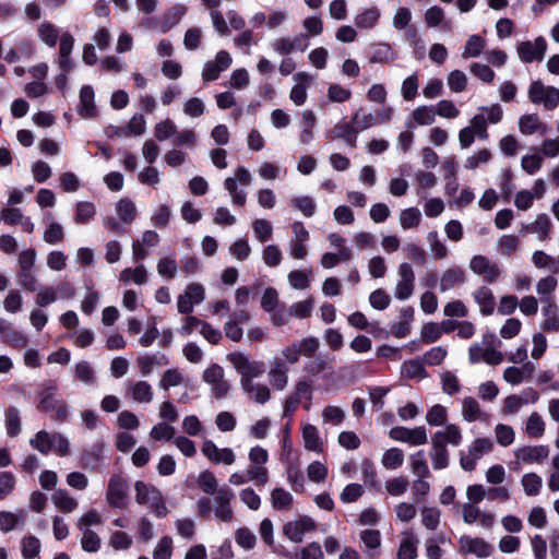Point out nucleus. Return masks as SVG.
I'll use <instances>...</instances> for the list:
<instances>
[{
  "instance_id": "30",
  "label": "nucleus",
  "mask_w": 559,
  "mask_h": 559,
  "mask_svg": "<svg viewBox=\"0 0 559 559\" xmlns=\"http://www.w3.org/2000/svg\"><path fill=\"white\" fill-rule=\"evenodd\" d=\"M543 321L540 329L545 332H559V308L555 302H548L542 308Z\"/></svg>"
},
{
  "instance_id": "45",
  "label": "nucleus",
  "mask_w": 559,
  "mask_h": 559,
  "mask_svg": "<svg viewBox=\"0 0 559 559\" xmlns=\"http://www.w3.org/2000/svg\"><path fill=\"white\" fill-rule=\"evenodd\" d=\"M359 538L365 548L368 549L369 556L374 557L381 546V534L378 530H364L359 534Z\"/></svg>"
},
{
  "instance_id": "14",
  "label": "nucleus",
  "mask_w": 559,
  "mask_h": 559,
  "mask_svg": "<svg viewBox=\"0 0 559 559\" xmlns=\"http://www.w3.org/2000/svg\"><path fill=\"white\" fill-rule=\"evenodd\" d=\"M538 399V392L532 388L523 390L520 394L508 395L503 400L502 413L506 415H514L519 413L523 406L536 403Z\"/></svg>"
},
{
  "instance_id": "25",
  "label": "nucleus",
  "mask_w": 559,
  "mask_h": 559,
  "mask_svg": "<svg viewBox=\"0 0 559 559\" xmlns=\"http://www.w3.org/2000/svg\"><path fill=\"white\" fill-rule=\"evenodd\" d=\"M127 392L136 403L148 404L154 400L153 388L147 381L144 380L131 382L128 385Z\"/></svg>"
},
{
  "instance_id": "17",
  "label": "nucleus",
  "mask_w": 559,
  "mask_h": 559,
  "mask_svg": "<svg viewBox=\"0 0 559 559\" xmlns=\"http://www.w3.org/2000/svg\"><path fill=\"white\" fill-rule=\"evenodd\" d=\"M459 545L463 555H474L478 558H487L493 552L492 546L480 537L463 535L459 539Z\"/></svg>"
},
{
  "instance_id": "34",
  "label": "nucleus",
  "mask_w": 559,
  "mask_h": 559,
  "mask_svg": "<svg viewBox=\"0 0 559 559\" xmlns=\"http://www.w3.org/2000/svg\"><path fill=\"white\" fill-rule=\"evenodd\" d=\"M465 282V273L460 267L447 269L440 278V290H450Z\"/></svg>"
},
{
  "instance_id": "26",
  "label": "nucleus",
  "mask_w": 559,
  "mask_h": 559,
  "mask_svg": "<svg viewBox=\"0 0 559 559\" xmlns=\"http://www.w3.org/2000/svg\"><path fill=\"white\" fill-rule=\"evenodd\" d=\"M473 298L479 307L483 316H490L496 308V299L492 290L486 286L478 287L473 292Z\"/></svg>"
},
{
  "instance_id": "29",
  "label": "nucleus",
  "mask_w": 559,
  "mask_h": 559,
  "mask_svg": "<svg viewBox=\"0 0 559 559\" xmlns=\"http://www.w3.org/2000/svg\"><path fill=\"white\" fill-rule=\"evenodd\" d=\"M26 520V512L0 511V531L4 534L23 526Z\"/></svg>"
},
{
  "instance_id": "15",
  "label": "nucleus",
  "mask_w": 559,
  "mask_h": 559,
  "mask_svg": "<svg viewBox=\"0 0 559 559\" xmlns=\"http://www.w3.org/2000/svg\"><path fill=\"white\" fill-rule=\"evenodd\" d=\"M316 521L307 515L289 521L283 526V534L293 543H301L306 533L314 531Z\"/></svg>"
},
{
  "instance_id": "11",
  "label": "nucleus",
  "mask_w": 559,
  "mask_h": 559,
  "mask_svg": "<svg viewBox=\"0 0 559 559\" xmlns=\"http://www.w3.org/2000/svg\"><path fill=\"white\" fill-rule=\"evenodd\" d=\"M128 484L120 475H112L106 492L107 503L116 509H124L128 504Z\"/></svg>"
},
{
  "instance_id": "4",
  "label": "nucleus",
  "mask_w": 559,
  "mask_h": 559,
  "mask_svg": "<svg viewBox=\"0 0 559 559\" xmlns=\"http://www.w3.org/2000/svg\"><path fill=\"white\" fill-rule=\"evenodd\" d=\"M227 359L233 367L240 373V384L246 385L247 382H254V378H259L263 372V366L259 361L250 360L243 353L235 352L227 355Z\"/></svg>"
},
{
  "instance_id": "64",
  "label": "nucleus",
  "mask_w": 559,
  "mask_h": 559,
  "mask_svg": "<svg viewBox=\"0 0 559 559\" xmlns=\"http://www.w3.org/2000/svg\"><path fill=\"white\" fill-rule=\"evenodd\" d=\"M447 538L443 534L430 537L425 543V551L428 559H441L443 550L440 544L445 543Z\"/></svg>"
},
{
  "instance_id": "58",
  "label": "nucleus",
  "mask_w": 559,
  "mask_h": 559,
  "mask_svg": "<svg viewBox=\"0 0 559 559\" xmlns=\"http://www.w3.org/2000/svg\"><path fill=\"white\" fill-rule=\"evenodd\" d=\"M396 521L401 523H409L417 515V508L412 502L402 501L394 507Z\"/></svg>"
},
{
  "instance_id": "52",
  "label": "nucleus",
  "mask_w": 559,
  "mask_h": 559,
  "mask_svg": "<svg viewBox=\"0 0 559 559\" xmlns=\"http://www.w3.org/2000/svg\"><path fill=\"white\" fill-rule=\"evenodd\" d=\"M43 239L49 245L61 243L64 239L63 226L58 222L50 221L44 230Z\"/></svg>"
},
{
  "instance_id": "35",
  "label": "nucleus",
  "mask_w": 559,
  "mask_h": 559,
  "mask_svg": "<svg viewBox=\"0 0 559 559\" xmlns=\"http://www.w3.org/2000/svg\"><path fill=\"white\" fill-rule=\"evenodd\" d=\"M302 439L305 448L308 451L316 453H321L323 451V442L316 426L311 424L305 425L302 427Z\"/></svg>"
},
{
  "instance_id": "20",
  "label": "nucleus",
  "mask_w": 559,
  "mask_h": 559,
  "mask_svg": "<svg viewBox=\"0 0 559 559\" xmlns=\"http://www.w3.org/2000/svg\"><path fill=\"white\" fill-rule=\"evenodd\" d=\"M468 357L472 364L486 362L491 366L503 361V354L493 347H485L478 343L473 344L468 349Z\"/></svg>"
},
{
  "instance_id": "18",
  "label": "nucleus",
  "mask_w": 559,
  "mask_h": 559,
  "mask_svg": "<svg viewBox=\"0 0 559 559\" xmlns=\"http://www.w3.org/2000/svg\"><path fill=\"white\" fill-rule=\"evenodd\" d=\"M233 62L231 56L226 50H221L216 53L214 60H209L204 63L202 70V79L204 82H211L218 79L221 72L227 70Z\"/></svg>"
},
{
  "instance_id": "32",
  "label": "nucleus",
  "mask_w": 559,
  "mask_h": 559,
  "mask_svg": "<svg viewBox=\"0 0 559 559\" xmlns=\"http://www.w3.org/2000/svg\"><path fill=\"white\" fill-rule=\"evenodd\" d=\"M119 281L126 284L145 285L148 281L147 270L141 263L135 267H126L120 272Z\"/></svg>"
},
{
  "instance_id": "48",
  "label": "nucleus",
  "mask_w": 559,
  "mask_h": 559,
  "mask_svg": "<svg viewBox=\"0 0 559 559\" xmlns=\"http://www.w3.org/2000/svg\"><path fill=\"white\" fill-rule=\"evenodd\" d=\"M294 498L292 493L284 488L277 487L271 491V503L276 510H288L292 508Z\"/></svg>"
},
{
  "instance_id": "44",
  "label": "nucleus",
  "mask_w": 559,
  "mask_h": 559,
  "mask_svg": "<svg viewBox=\"0 0 559 559\" xmlns=\"http://www.w3.org/2000/svg\"><path fill=\"white\" fill-rule=\"evenodd\" d=\"M423 526L428 531H436L441 522V511L437 507H423L420 509Z\"/></svg>"
},
{
  "instance_id": "47",
  "label": "nucleus",
  "mask_w": 559,
  "mask_h": 559,
  "mask_svg": "<svg viewBox=\"0 0 559 559\" xmlns=\"http://www.w3.org/2000/svg\"><path fill=\"white\" fill-rule=\"evenodd\" d=\"M186 13H187V7H185L183 4H176L173 8H170L168 11H166L163 16V22H162L163 32L169 31L177 23H179L181 21V19L186 15Z\"/></svg>"
},
{
  "instance_id": "54",
  "label": "nucleus",
  "mask_w": 559,
  "mask_h": 559,
  "mask_svg": "<svg viewBox=\"0 0 559 559\" xmlns=\"http://www.w3.org/2000/svg\"><path fill=\"white\" fill-rule=\"evenodd\" d=\"M197 483L199 487L202 489V491L206 495H216L218 488V483L215 477V475L209 471H202L197 479Z\"/></svg>"
},
{
  "instance_id": "13",
  "label": "nucleus",
  "mask_w": 559,
  "mask_h": 559,
  "mask_svg": "<svg viewBox=\"0 0 559 559\" xmlns=\"http://www.w3.org/2000/svg\"><path fill=\"white\" fill-rule=\"evenodd\" d=\"M205 299V289L199 283L187 285L183 294L178 296L177 310L179 313L189 314L193 311L195 305L201 304Z\"/></svg>"
},
{
  "instance_id": "28",
  "label": "nucleus",
  "mask_w": 559,
  "mask_h": 559,
  "mask_svg": "<svg viewBox=\"0 0 559 559\" xmlns=\"http://www.w3.org/2000/svg\"><path fill=\"white\" fill-rule=\"evenodd\" d=\"M519 129L521 133L525 135H532L535 133L545 135L548 132L547 126L540 121L536 114L523 115L519 119Z\"/></svg>"
},
{
  "instance_id": "53",
  "label": "nucleus",
  "mask_w": 559,
  "mask_h": 559,
  "mask_svg": "<svg viewBox=\"0 0 559 559\" xmlns=\"http://www.w3.org/2000/svg\"><path fill=\"white\" fill-rule=\"evenodd\" d=\"M401 372L407 379H423L426 377L424 361L419 359L405 361L401 367Z\"/></svg>"
},
{
  "instance_id": "2",
  "label": "nucleus",
  "mask_w": 559,
  "mask_h": 559,
  "mask_svg": "<svg viewBox=\"0 0 559 559\" xmlns=\"http://www.w3.org/2000/svg\"><path fill=\"white\" fill-rule=\"evenodd\" d=\"M550 449L546 444L522 445L513 451L514 460L511 462L513 471H520L523 465L543 464L549 456Z\"/></svg>"
},
{
  "instance_id": "56",
  "label": "nucleus",
  "mask_w": 559,
  "mask_h": 559,
  "mask_svg": "<svg viewBox=\"0 0 559 559\" xmlns=\"http://www.w3.org/2000/svg\"><path fill=\"white\" fill-rule=\"evenodd\" d=\"M462 416L468 423L476 421L481 417L479 403L474 397H465L463 400Z\"/></svg>"
},
{
  "instance_id": "49",
  "label": "nucleus",
  "mask_w": 559,
  "mask_h": 559,
  "mask_svg": "<svg viewBox=\"0 0 559 559\" xmlns=\"http://www.w3.org/2000/svg\"><path fill=\"white\" fill-rule=\"evenodd\" d=\"M411 468L415 476L419 478L430 477V471L427 464V460L423 450L417 451L409 457Z\"/></svg>"
},
{
  "instance_id": "21",
  "label": "nucleus",
  "mask_w": 559,
  "mask_h": 559,
  "mask_svg": "<svg viewBox=\"0 0 559 559\" xmlns=\"http://www.w3.org/2000/svg\"><path fill=\"white\" fill-rule=\"evenodd\" d=\"M39 408L46 412H53L52 419L64 421L69 416V406L63 400H58L55 395L45 391L41 393Z\"/></svg>"
},
{
  "instance_id": "62",
  "label": "nucleus",
  "mask_w": 559,
  "mask_h": 559,
  "mask_svg": "<svg viewBox=\"0 0 559 559\" xmlns=\"http://www.w3.org/2000/svg\"><path fill=\"white\" fill-rule=\"evenodd\" d=\"M427 241L429 243L430 251L436 260L447 258L448 248L445 243L439 238V234L436 230L429 231L427 235Z\"/></svg>"
},
{
  "instance_id": "59",
  "label": "nucleus",
  "mask_w": 559,
  "mask_h": 559,
  "mask_svg": "<svg viewBox=\"0 0 559 559\" xmlns=\"http://www.w3.org/2000/svg\"><path fill=\"white\" fill-rule=\"evenodd\" d=\"M177 129L178 128L176 123L171 119L166 118L155 124L154 135L156 140L163 142L171 136H175V133H177Z\"/></svg>"
},
{
  "instance_id": "16",
  "label": "nucleus",
  "mask_w": 559,
  "mask_h": 559,
  "mask_svg": "<svg viewBox=\"0 0 559 559\" xmlns=\"http://www.w3.org/2000/svg\"><path fill=\"white\" fill-rule=\"evenodd\" d=\"M202 454L214 464L233 465L236 454L230 448H218L212 440L205 439L201 447Z\"/></svg>"
},
{
  "instance_id": "41",
  "label": "nucleus",
  "mask_w": 559,
  "mask_h": 559,
  "mask_svg": "<svg viewBox=\"0 0 559 559\" xmlns=\"http://www.w3.org/2000/svg\"><path fill=\"white\" fill-rule=\"evenodd\" d=\"M146 129V121L141 114L134 115L127 126L121 129L120 131H117L116 134L119 136H139L145 132Z\"/></svg>"
},
{
  "instance_id": "8",
  "label": "nucleus",
  "mask_w": 559,
  "mask_h": 559,
  "mask_svg": "<svg viewBox=\"0 0 559 559\" xmlns=\"http://www.w3.org/2000/svg\"><path fill=\"white\" fill-rule=\"evenodd\" d=\"M399 280L394 287V297L404 301L409 299L415 290V272L408 262H403L397 266Z\"/></svg>"
},
{
  "instance_id": "5",
  "label": "nucleus",
  "mask_w": 559,
  "mask_h": 559,
  "mask_svg": "<svg viewBox=\"0 0 559 559\" xmlns=\"http://www.w3.org/2000/svg\"><path fill=\"white\" fill-rule=\"evenodd\" d=\"M493 449V442L489 438H477L468 447L466 453L462 452L460 456V465L466 472L475 469L477 462Z\"/></svg>"
},
{
  "instance_id": "24",
  "label": "nucleus",
  "mask_w": 559,
  "mask_h": 559,
  "mask_svg": "<svg viewBox=\"0 0 559 559\" xmlns=\"http://www.w3.org/2000/svg\"><path fill=\"white\" fill-rule=\"evenodd\" d=\"M431 442L444 448H447L448 444L457 447L462 442L461 429L454 424H449L442 430H438L433 435Z\"/></svg>"
},
{
  "instance_id": "10",
  "label": "nucleus",
  "mask_w": 559,
  "mask_h": 559,
  "mask_svg": "<svg viewBox=\"0 0 559 559\" xmlns=\"http://www.w3.org/2000/svg\"><path fill=\"white\" fill-rule=\"evenodd\" d=\"M389 437L397 442H404L412 447L424 445L428 441L427 430L424 426L407 428L403 426L393 427Z\"/></svg>"
},
{
  "instance_id": "63",
  "label": "nucleus",
  "mask_w": 559,
  "mask_h": 559,
  "mask_svg": "<svg viewBox=\"0 0 559 559\" xmlns=\"http://www.w3.org/2000/svg\"><path fill=\"white\" fill-rule=\"evenodd\" d=\"M37 33L40 40L49 47H53L59 38V29L49 22L41 23Z\"/></svg>"
},
{
  "instance_id": "38",
  "label": "nucleus",
  "mask_w": 559,
  "mask_h": 559,
  "mask_svg": "<svg viewBox=\"0 0 559 559\" xmlns=\"http://www.w3.org/2000/svg\"><path fill=\"white\" fill-rule=\"evenodd\" d=\"M558 286V280L554 275H547L538 280L536 283V293L540 296L542 301L552 302L551 298Z\"/></svg>"
},
{
  "instance_id": "27",
  "label": "nucleus",
  "mask_w": 559,
  "mask_h": 559,
  "mask_svg": "<svg viewBox=\"0 0 559 559\" xmlns=\"http://www.w3.org/2000/svg\"><path fill=\"white\" fill-rule=\"evenodd\" d=\"M425 23L430 28L441 27L449 32L452 28L451 21L447 20L444 10L438 5L428 8L424 14Z\"/></svg>"
},
{
  "instance_id": "61",
  "label": "nucleus",
  "mask_w": 559,
  "mask_h": 559,
  "mask_svg": "<svg viewBox=\"0 0 559 559\" xmlns=\"http://www.w3.org/2000/svg\"><path fill=\"white\" fill-rule=\"evenodd\" d=\"M185 381V376L177 368L167 369L159 380V388L168 391L173 386H178Z\"/></svg>"
},
{
  "instance_id": "33",
  "label": "nucleus",
  "mask_w": 559,
  "mask_h": 559,
  "mask_svg": "<svg viewBox=\"0 0 559 559\" xmlns=\"http://www.w3.org/2000/svg\"><path fill=\"white\" fill-rule=\"evenodd\" d=\"M241 388L248 397L258 404L263 405L271 400V390L263 383L247 382L246 385Z\"/></svg>"
},
{
  "instance_id": "31",
  "label": "nucleus",
  "mask_w": 559,
  "mask_h": 559,
  "mask_svg": "<svg viewBox=\"0 0 559 559\" xmlns=\"http://www.w3.org/2000/svg\"><path fill=\"white\" fill-rule=\"evenodd\" d=\"M535 370L532 362H526L522 367H508L503 371V379L512 385H518L524 380L530 379Z\"/></svg>"
},
{
  "instance_id": "42",
  "label": "nucleus",
  "mask_w": 559,
  "mask_h": 559,
  "mask_svg": "<svg viewBox=\"0 0 559 559\" xmlns=\"http://www.w3.org/2000/svg\"><path fill=\"white\" fill-rule=\"evenodd\" d=\"M116 212L122 223L131 224L136 216L135 203L129 198L120 199L116 204Z\"/></svg>"
},
{
  "instance_id": "22",
  "label": "nucleus",
  "mask_w": 559,
  "mask_h": 559,
  "mask_svg": "<svg viewBox=\"0 0 559 559\" xmlns=\"http://www.w3.org/2000/svg\"><path fill=\"white\" fill-rule=\"evenodd\" d=\"M418 543L419 540L413 530L403 531L396 551V559H416Z\"/></svg>"
},
{
  "instance_id": "19",
  "label": "nucleus",
  "mask_w": 559,
  "mask_h": 559,
  "mask_svg": "<svg viewBox=\"0 0 559 559\" xmlns=\"http://www.w3.org/2000/svg\"><path fill=\"white\" fill-rule=\"evenodd\" d=\"M462 518L465 524L472 525L478 523L484 528L493 526L495 515L488 511H481L477 504L464 503L462 506Z\"/></svg>"
},
{
  "instance_id": "3",
  "label": "nucleus",
  "mask_w": 559,
  "mask_h": 559,
  "mask_svg": "<svg viewBox=\"0 0 559 559\" xmlns=\"http://www.w3.org/2000/svg\"><path fill=\"white\" fill-rule=\"evenodd\" d=\"M479 111L471 119L469 127L476 133L477 139L485 141L489 136L488 123H498L502 119L503 110L500 105L493 104L488 107H480Z\"/></svg>"
},
{
  "instance_id": "55",
  "label": "nucleus",
  "mask_w": 559,
  "mask_h": 559,
  "mask_svg": "<svg viewBox=\"0 0 559 559\" xmlns=\"http://www.w3.org/2000/svg\"><path fill=\"white\" fill-rule=\"evenodd\" d=\"M373 126H376L373 114L367 112L364 109L358 110L352 118V132L364 131Z\"/></svg>"
},
{
  "instance_id": "12",
  "label": "nucleus",
  "mask_w": 559,
  "mask_h": 559,
  "mask_svg": "<svg viewBox=\"0 0 559 559\" xmlns=\"http://www.w3.org/2000/svg\"><path fill=\"white\" fill-rule=\"evenodd\" d=\"M233 500L234 492L226 486L221 487L214 496L213 512L221 522L230 523L234 520Z\"/></svg>"
},
{
  "instance_id": "36",
  "label": "nucleus",
  "mask_w": 559,
  "mask_h": 559,
  "mask_svg": "<svg viewBox=\"0 0 559 559\" xmlns=\"http://www.w3.org/2000/svg\"><path fill=\"white\" fill-rule=\"evenodd\" d=\"M51 500H52V503L55 504V507L63 513L73 512L79 506V502L76 501V499H74L64 489L56 490L51 496Z\"/></svg>"
},
{
  "instance_id": "37",
  "label": "nucleus",
  "mask_w": 559,
  "mask_h": 559,
  "mask_svg": "<svg viewBox=\"0 0 559 559\" xmlns=\"http://www.w3.org/2000/svg\"><path fill=\"white\" fill-rule=\"evenodd\" d=\"M550 229L551 222L546 214H539L533 223L524 226L526 233L536 234L542 241L549 238Z\"/></svg>"
},
{
  "instance_id": "23",
  "label": "nucleus",
  "mask_w": 559,
  "mask_h": 559,
  "mask_svg": "<svg viewBox=\"0 0 559 559\" xmlns=\"http://www.w3.org/2000/svg\"><path fill=\"white\" fill-rule=\"evenodd\" d=\"M80 103L78 112L85 119H91L97 116L95 106V93L91 85H84L80 91Z\"/></svg>"
},
{
  "instance_id": "1",
  "label": "nucleus",
  "mask_w": 559,
  "mask_h": 559,
  "mask_svg": "<svg viewBox=\"0 0 559 559\" xmlns=\"http://www.w3.org/2000/svg\"><path fill=\"white\" fill-rule=\"evenodd\" d=\"M134 490L136 503L146 506L156 516L164 518L167 515L168 508L162 491L157 487L136 480Z\"/></svg>"
},
{
  "instance_id": "50",
  "label": "nucleus",
  "mask_w": 559,
  "mask_h": 559,
  "mask_svg": "<svg viewBox=\"0 0 559 559\" xmlns=\"http://www.w3.org/2000/svg\"><path fill=\"white\" fill-rule=\"evenodd\" d=\"M50 432L47 430L38 431L31 440L29 444L33 449L37 450L44 455H47L52 451V438Z\"/></svg>"
},
{
  "instance_id": "6",
  "label": "nucleus",
  "mask_w": 559,
  "mask_h": 559,
  "mask_svg": "<svg viewBox=\"0 0 559 559\" xmlns=\"http://www.w3.org/2000/svg\"><path fill=\"white\" fill-rule=\"evenodd\" d=\"M548 45L543 36L534 40H522L516 44V53L524 63L540 62L547 51Z\"/></svg>"
},
{
  "instance_id": "7",
  "label": "nucleus",
  "mask_w": 559,
  "mask_h": 559,
  "mask_svg": "<svg viewBox=\"0 0 559 559\" xmlns=\"http://www.w3.org/2000/svg\"><path fill=\"white\" fill-rule=\"evenodd\" d=\"M528 98L533 104L543 105L552 110L559 105V90L546 86L540 81H534L528 88Z\"/></svg>"
},
{
  "instance_id": "46",
  "label": "nucleus",
  "mask_w": 559,
  "mask_h": 559,
  "mask_svg": "<svg viewBox=\"0 0 559 559\" xmlns=\"http://www.w3.org/2000/svg\"><path fill=\"white\" fill-rule=\"evenodd\" d=\"M485 47H486V40L481 36L476 35V34L471 35L464 45L462 58L463 59L476 58L483 52Z\"/></svg>"
},
{
  "instance_id": "60",
  "label": "nucleus",
  "mask_w": 559,
  "mask_h": 559,
  "mask_svg": "<svg viewBox=\"0 0 559 559\" xmlns=\"http://www.w3.org/2000/svg\"><path fill=\"white\" fill-rule=\"evenodd\" d=\"M251 226L254 233V237L258 241L263 243L272 238L273 227L269 221L264 218H258L252 222Z\"/></svg>"
},
{
  "instance_id": "9",
  "label": "nucleus",
  "mask_w": 559,
  "mask_h": 559,
  "mask_svg": "<svg viewBox=\"0 0 559 559\" xmlns=\"http://www.w3.org/2000/svg\"><path fill=\"white\" fill-rule=\"evenodd\" d=\"M469 269L489 284L497 282L502 273V270L496 262L483 254H476L471 259Z\"/></svg>"
},
{
  "instance_id": "40",
  "label": "nucleus",
  "mask_w": 559,
  "mask_h": 559,
  "mask_svg": "<svg viewBox=\"0 0 559 559\" xmlns=\"http://www.w3.org/2000/svg\"><path fill=\"white\" fill-rule=\"evenodd\" d=\"M546 424L543 417L537 413L533 412L526 419L524 431L533 439H539L544 436Z\"/></svg>"
},
{
  "instance_id": "51",
  "label": "nucleus",
  "mask_w": 559,
  "mask_h": 559,
  "mask_svg": "<svg viewBox=\"0 0 559 559\" xmlns=\"http://www.w3.org/2000/svg\"><path fill=\"white\" fill-rule=\"evenodd\" d=\"M381 463L386 469L394 471L400 468L404 463L403 450L399 448L388 449L382 455Z\"/></svg>"
},
{
  "instance_id": "43",
  "label": "nucleus",
  "mask_w": 559,
  "mask_h": 559,
  "mask_svg": "<svg viewBox=\"0 0 559 559\" xmlns=\"http://www.w3.org/2000/svg\"><path fill=\"white\" fill-rule=\"evenodd\" d=\"M521 486L526 496L535 497L542 491L543 479L536 473H526L521 477Z\"/></svg>"
},
{
  "instance_id": "39",
  "label": "nucleus",
  "mask_w": 559,
  "mask_h": 559,
  "mask_svg": "<svg viewBox=\"0 0 559 559\" xmlns=\"http://www.w3.org/2000/svg\"><path fill=\"white\" fill-rule=\"evenodd\" d=\"M5 429L9 437H16L22 431L21 413L15 406H9L4 414Z\"/></svg>"
},
{
  "instance_id": "57",
  "label": "nucleus",
  "mask_w": 559,
  "mask_h": 559,
  "mask_svg": "<svg viewBox=\"0 0 559 559\" xmlns=\"http://www.w3.org/2000/svg\"><path fill=\"white\" fill-rule=\"evenodd\" d=\"M96 215V206L92 202L81 201L75 206V223L86 224Z\"/></svg>"
}]
</instances>
